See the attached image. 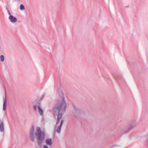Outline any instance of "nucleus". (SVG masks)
<instances>
[{"label":"nucleus","instance_id":"obj_1","mask_svg":"<svg viewBox=\"0 0 148 148\" xmlns=\"http://www.w3.org/2000/svg\"><path fill=\"white\" fill-rule=\"evenodd\" d=\"M66 104L65 101L64 97L62 95L61 97L59 98L58 101L54 106L53 111L55 112H61L58 115L57 121L55 126L54 132L58 133L60 132L62 125L63 124L64 121L60 120L62 117V113H64L66 111Z\"/></svg>","mask_w":148,"mask_h":148},{"label":"nucleus","instance_id":"obj_2","mask_svg":"<svg viewBox=\"0 0 148 148\" xmlns=\"http://www.w3.org/2000/svg\"><path fill=\"white\" fill-rule=\"evenodd\" d=\"M29 134L30 139L32 141H34L35 136L39 145H41L42 143L45 136L44 133L41 131L40 127H37L35 128L34 126H32Z\"/></svg>","mask_w":148,"mask_h":148},{"label":"nucleus","instance_id":"obj_3","mask_svg":"<svg viewBox=\"0 0 148 148\" xmlns=\"http://www.w3.org/2000/svg\"><path fill=\"white\" fill-rule=\"evenodd\" d=\"M74 110L72 111V113L74 117L76 118L81 116L84 113L82 110L77 109V107L74 106Z\"/></svg>","mask_w":148,"mask_h":148},{"label":"nucleus","instance_id":"obj_4","mask_svg":"<svg viewBox=\"0 0 148 148\" xmlns=\"http://www.w3.org/2000/svg\"><path fill=\"white\" fill-rule=\"evenodd\" d=\"M34 110L36 111H38V112L41 116L44 114V111L42 108L41 106L39 105H35L34 106Z\"/></svg>","mask_w":148,"mask_h":148},{"label":"nucleus","instance_id":"obj_5","mask_svg":"<svg viewBox=\"0 0 148 148\" xmlns=\"http://www.w3.org/2000/svg\"><path fill=\"white\" fill-rule=\"evenodd\" d=\"M9 18L10 21L12 23H16L17 21V18L13 16H9Z\"/></svg>","mask_w":148,"mask_h":148},{"label":"nucleus","instance_id":"obj_6","mask_svg":"<svg viewBox=\"0 0 148 148\" xmlns=\"http://www.w3.org/2000/svg\"><path fill=\"white\" fill-rule=\"evenodd\" d=\"M136 124V121L135 120L132 121L130 123L128 126V129H131L134 127Z\"/></svg>","mask_w":148,"mask_h":148},{"label":"nucleus","instance_id":"obj_7","mask_svg":"<svg viewBox=\"0 0 148 148\" xmlns=\"http://www.w3.org/2000/svg\"><path fill=\"white\" fill-rule=\"evenodd\" d=\"M46 145L51 146L52 144V139L51 138L47 139L45 140Z\"/></svg>","mask_w":148,"mask_h":148},{"label":"nucleus","instance_id":"obj_8","mask_svg":"<svg viewBox=\"0 0 148 148\" xmlns=\"http://www.w3.org/2000/svg\"><path fill=\"white\" fill-rule=\"evenodd\" d=\"M3 110H5L6 108V100L5 99L4 97L3 98Z\"/></svg>","mask_w":148,"mask_h":148},{"label":"nucleus","instance_id":"obj_9","mask_svg":"<svg viewBox=\"0 0 148 148\" xmlns=\"http://www.w3.org/2000/svg\"><path fill=\"white\" fill-rule=\"evenodd\" d=\"M0 131L3 132H4V129L3 123H0Z\"/></svg>","mask_w":148,"mask_h":148},{"label":"nucleus","instance_id":"obj_10","mask_svg":"<svg viewBox=\"0 0 148 148\" xmlns=\"http://www.w3.org/2000/svg\"><path fill=\"white\" fill-rule=\"evenodd\" d=\"M1 61L2 62H3L4 60V57L3 55H1L0 57Z\"/></svg>","mask_w":148,"mask_h":148},{"label":"nucleus","instance_id":"obj_11","mask_svg":"<svg viewBox=\"0 0 148 148\" xmlns=\"http://www.w3.org/2000/svg\"><path fill=\"white\" fill-rule=\"evenodd\" d=\"M20 9L21 10H23L25 9L24 5L23 4H21L20 6Z\"/></svg>","mask_w":148,"mask_h":148},{"label":"nucleus","instance_id":"obj_12","mask_svg":"<svg viewBox=\"0 0 148 148\" xmlns=\"http://www.w3.org/2000/svg\"><path fill=\"white\" fill-rule=\"evenodd\" d=\"M51 146L47 145H44L43 147L42 148H50Z\"/></svg>","mask_w":148,"mask_h":148},{"label":"nucleus","instance_id":"obj_13","mask_svg":"<svg viewBox=\"0 0 148 148\" xmlns=\"http://www.w3.org/2000/svg\"><path fill=\"white\" fill-rule=\"evenodd\" d=\"M8 13L10 15V16H12L11 15V13H10V12L9 10L8 9Z\"/></svg>","mask_w":148,"mask_h":148},{"label":"nucleus","instance_id":"obj_14","mask_svg":"<svg viewBox=\"0 0 148 148\" xmlns=\"http://www.w3.org/2000/svg\"><path fill=\"white\" fill-rule=\"evenodd\" d=\"M114 146H112L111 147H110V148H112V147H113Z\"/></svg>","mask_w":148,"mask_h":148}]
</instances>
